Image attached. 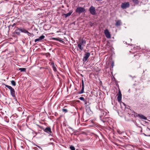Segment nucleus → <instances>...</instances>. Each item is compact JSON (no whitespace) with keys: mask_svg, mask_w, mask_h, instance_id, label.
I'll return each instance as SVG.
<instances>
[{"mask_svg":"<svg viewBox=\"0 0 150 150\" xmlns=\"http://www.w3.org/2000/svg\"><path fill=\"white\" fill-rule=\"evenodd\" d=\"M5 86L10 89L11 95L16 100H17L15 96V91L14 89L11 86L8 85H5Z\"/></svg>","mask_w":150,"mask_h":150,"instance_id":"1","label":"nucleus"},{"mask_svg":"<svg viewBox=\"0 0 150 150\" xmlns=\"http://www.w3.org/2000/svg\"><path fill=\"white\" fill-rule=\"evenodd\" d=\"M85 11V9L84 8L82 7H78L76 9V12L79 14H80L84 12Z\"/></svg>","mask_w":150,"mask_h":150,"instance_id":"2","label":"nucleus"},{"mask_svg":"<svg viewBox=\"0 0 150 150\" xmlns=\"http://www.w3.org/2000/svg\"><path fill=\"white\" fill-rule=\"evenodd\" d=\"M129 6V2H125L122 3L121 5V7L123 9H125L128 8Z\"/></svg>","mask_w":150,"mask_h":150,"instance_id":"3","label":"nucleus"},{"mask_svg":"<svg viewBox=\"0 0 150 150\" xmlns=\"http://www.w3.org/2000/svg\"><path fill=\"white\" fill-rule=\"evenodd\" d=\"M90 53L89 52H88L86 53L84 55V56L83 57V62H86L87 60L88 59V58L90 57Z\"/></svg>","mask_w":150,"mask_h":150,"instance_id":"4","label":"nucleus"},{"mask_svg":"<svg viewBox=\"0 0 150 150\" xmlns=\"http://www.w3.org/2000/svg\"><path fill=\"white\" fill-rule=\"evenodd\" d=\"M89 11L90 13L92 15L96 14V11L95 8L93 6H91L89 8Z\"/></svg>","mask_w":150,"mask_h":150,"instance_id":"5","label":"nucleus"},{"mask_svg":"<svg viewBox=\"0 0 150 150\" xmlns=\"http://www.w3.org/2000/svg\"><path fill=\"white\" fill-rule=\"evenodd\" d=\"M117 96V100L119 102H120L122 99V94L121 91L119 90V92Z\"/></svg>","mask_w":150,"mask_h":150,"instance_id":"6","label":"nucleus"},{"mask_svg":"<svg viewBox=\"0 0 150 150\" xmlns=\"http://www.w3.org/2000/svg\"><path fill=\"white\" fill-rule=\"evenodd\" d=\"M104 33L107 38H111L110 34L108 29H106L104 30Z\"/></svg>","mask_w":150,"mask_h":150,"instance_id":"7","label":"nucleus"},{"mask_svg":"<svg viewBox=\"0 0 150 150\" xmlns=\"http://www.w3.org/2000/svg\"><path fill=\"white\" fill-rule=\"evenodd\" d=\"M136 116L141 119L146 120L147 119L146 117L142 114H137Z\"/></svg>","mask_w":150,"mask_h":150,"instance_id":"8","label":"nucleus"},{"mask_svg":"<svg viewBox=\"0 0 150 150\" xmlns=\"http://www.w3.org/2000/svg\"><path fill=\"white\" fill-rule=\"evenodd\" d=\"M45 37V36L43 35H42L40 37L38 38L35 39V42H36L37 41H38L42 40Z\"/></svg>","mask_w":150,"mask_h":150,"instance_id":"9","label":"nucleus"},{"mask_svg":"<svg viewBox=\"0 0 150 150\" xmlns=\"http://www.w3.org/2000/svg\"><path fill=\"white\" fill-rule=\"evenodd\" d=\"M44 131L48 133H51V129L50 127H47L44 130Z\"/></svg>","mask_w":150,"mask_h":150,"instance_id":"10","label":"nucleus"},{"mask_svg":"<svg viewBox=\"0 0 150 150\" xmlns=\"http://www.w3.org/2000/svg\"><path fill=\"white\" fill-rule=\"evenodd\" d=\"M79 44L84 46V45L86 44V41L83 40H81Z\"/></svg>","mask_w":150,"mask_h":150,"instance_id":"11","label":"nucleus"},{"mask_svg":"<svg viewBox=\"0 0 150 150\" xmlns=\"http://www.w3.org/2000/svg\"><path fill=\"white\" fill-rule=\"evenodd\" d=\"M72 11H70L67 13L66 14H64L63 15L65 16V18H67V17L71 15V14L72 13Z\"/></svg>","mask_w":150,"mask_h":150,"instance_id":"12","label":"nucleus"},{"mask_svg":"<svg viewBox=\"0 0 150 150\" xmlns=\"http://www.w3.org/2000/svg\"><path fill=\"white\" fill-rule=\"evenodd\" d=\"M20 31L21 30H20V28H17V29L15 30V32L18 35H20Z\"/></svg>","mask_w":150,"mask_h":150,"instance_id":"13","label":"nucleus"},{"mask_svg":"<svg viewBox=\"0 0 150 150\" xmlns=\"http://www.w3.org/2000/svg\"><path fill=\"white\" fill-rule=\"evenodd\" d=\"M121 24V22L120 20H118L115 23V25L118 26L120 25Z\"/></svg>","mask_w":150,"mask_h":150,"instance_id":"14","label":"nucleus"},{"mask_svg":"<svg viewBox=\"0 0 150 150\" xmlns=\"http://www.w3.org/2000/svg\"><path fill=\"white\" fill-rule=\"evenodd\" d=\"M21 30V32L24 33H26L27 32V30H26L25 29L20 28Z\"/></svg>","mask_w":150,"mask_h":150,"instance_id":"15","label":"nucleus"},{"mask_svg":"<svg viewBox=\"0 0 150 150\" xmlns=\"http://www.w3.org/2000/svg\"><path fill=\"white\" fill-rule=\"evenodd\" d=\"M52 65L53 70L54 71H57V69L56 66L54 65V64L53 63H52Z\"/></svg>","mask_w":150,"mask_h":150,"instance_id":"16","label":"nucleus"},{"mask_svg":"<svg viewBox=\"0 0 150 150\" xmlns=\"http://www.w3.org/2000/svg\"><path fill=\"white\" fill-rule=\"evenodd\" d=\"M83 46L78 44V47L81 50H82L83 49Z\"/></svg>","mask_w":150,"mask_h":150,"instance_id":"17","label":"nucleus"},{"mask_svg":"<svg viewBox=\"0 0 150 150\" xmlns=\"http://www.w3.org/2000/svg\"><path fill=\"white\" fill-rule=\"evenodd\" d=\"M19 70H20L21 72L26 71V69L25 68H18Z\"/></svg>","mask_w":150,"mask_h":150,"instance_id":"18","label":"nucleus"},{"mask_svg":"<svg viewBox=\"0 0 150 150\" xmlns=\"http://www.w3.org/2000/svg\"><path fill=\"white\" fill-rule=\"evenodd\" d=\"M84 86H82V88H81V91L79 93V94H81L83 93L84 92Z\"/></svg>","mask_w":150,"mask_h":150,"instance_id":"19","label":"nucleus"},{"mask_svg":"<svg viewBox=\"0 0 150 150\" xmlns=\"http://www.w3.org/2000/svg\"><path fill=\"white\" fill-rule=\"evenodd\" d=\"M139 124H137V122L135 123V125H136L138 127H140L141 128H142V127L141 126V125H142L139 122Z\"/></svg>","mask_w":150,"mask_h":150,"instance_id":"20","label":"nucleus"},{"mask_svg":"<svg viewBox=\"0 0 150 150\" xmlns=\"http://www.w3.org/2000/svg\"><path fill=\"white\" fill-rule=\"evenodd\" d=\"M11 83L14 86H15L16 85V82L14 80L11 81Z\"/></svg>","mask_w":150,"mask_h":150,"instance_id":"21","label":"nucleus"},{"mask_svg":"<svg viewBox=\"0 0 150 150\" xmlns=\"http://www.w3.org/2000/svg\"><path fill=\"white\" fill-rule=\"evenodd\" d=\"M117 132L118 133L120 134H121L122 133H123L124 132V131H121L120 130H117Z\"/></svg>","mask_w":150,"mask_h":150,"instance_id":"22","label":"nucleus"},{"mask_svg":"<svg viewBox=\"0 0 150 150\" xmlns=\"http://www.w3.org/2000/svg\"><path fill=\"white\" fill-rule=\"evenodd\" d=\"M54 39L56 40L59 41V42H64V41H63L62 40H61L59 39H58V38H54Z\"/></svg>","mask_w":150,"mask_h":150,"instance_id":"23","label":"nucleus"},{"mask_svg":"<svg viewBox=\"0 0 150 150\" xmlns=\"http://www.w3.org/2000/svg\"><path fill=\"white\" fill-rule=\"evenodd\" d=\"M69 148L71 150H75V147L73 146H72V145L70 146Z\"/></svg>","mask_w":150,"mask_h":150,"instance_id":"24","label":"nucleus"},{"mask_svg":"<svg viewBox=\"0 0 150 150\" xmlns=\"http://www.w3.org/2000/svg\"><path fill=\"white\" fill-rule=\"evenodd\" d=\"M110 121L111 122L112 121V120L111 119H110L109 118H108L105 121H104L103 122H109Z\"/></svg>","mask_w":150,"mask_h":150,"instance_id":"25","label":"nucleus"},{"mask_svg":"<svg viewBox=\"0 0 150 150\" xmlns=\"http://www.w3.org/2000/svg\"><path fill=\"white\" fill-rule=\"evenodd\" d=\"M79 99L81 100H83V101H85V100L84 99V98L83 97H80L79 98Z\"/></svg>","mask_w":150,"mask_h":150,"instance_id":"26","label":"nucleus"},{"mask_svg":"<svg viewBox=\"0 0 150 150\" xmlns=\"http://www.w3.org/2000/svg\"><path fill=\"white\" fill-rule=\"evenodd\" d=\"M62 111L64 112L65 113H66L67 112V110L66 109L64 108L62 109Z\"/></svg>","mask_w":150,"mask_h":150,"instance_id":"27","label":"nucleus"},{"mask_svg":"<svg viewBox=\"0 0 150 150\" xmlns=\"http://www.w3.org/2000/svg\"><path fill=\"white\" fill-rule=\"evenodd\" d=\"M133 2L135 3H138V0H132Z\"/></svg>","mask_w":150,"mask_h":150,"instance_id":"28","label":"nucleus"},{"mask_svg":"<svg viewBox=\"0 0 150 150\" xmlns=\"http://www.w3.org/2000/svg\"><path fill=\"white\" fill-rule=\"evenodd\" d=\"M26 33H27L28 35L29 36L31 35V34L28 31H27V32H26Z\"/></svg>","mask_w":150,"mask_h":150,"instance_id":"29","label":"nucleus"},{"mask_svg":"<svg viewBox=\"0 0 150 150\" xmlns=\"http://www.w3.org/2000/svg\"><path fill=\"white\" fill-rule=\"evenodd\" d=\"M80 122H79V123L78 124V125L79 126V124H80V125H85V124H80Z\"/></svg>","mask_w":150,"mask_h":150,"instance_id":"30","label":"nucleus"},{"mask_svg":"<svg viewBox=\"0 0 150 150\" xmlns=\"http://www.w3.org/2000/svg\"><path fill=\"white\" fill-rule=\"evenodd\" d=\"M82 86H84L83 81V80H82Z\"/></svg>","mask_w":150,"mask_h":150,"instance_id":"31","label":"nucleus"},{"mask_svg":"<svg viewBox=\"0 0 150 150\" xmlns=\"http://www.w3.org/2000/svg\"><path fill=\"white\" fill-rule=\"evenodd\" d=\"M114 63L113 62L112 63V64H111V66L112 67H113L114 66Z\"/></svg>","mask_w":150,"mask_h":150,"instance_id":"32","label":"nucleus"},{"mask_svg":"<svg viewBox=\"0 0 150 150\" xmlns=\"http://www.w3.org/2000/svg\"><path fill=\"white\" fill-rule=\"evenodd\" d=\"M143 134H144V135L145 136H150V135H147L146 134H145L144 133H143Z\"/></svg>","mask_w":150,"mask_h":150,"instance_id":"33","label":"nucleus"},{"mask_svg":"<svg viewBox=\"0 0 150 150\" xmlns=\"http://www.w3.org/2000/svg\"><path fill=\"white\" fill-rule=\"evenodd\" d=\"M86 133L85 132H82V134H86Z\"/></svg>","mask_w":150,"mask_h":150,"instance_id":"34","label":"nucleus"},{"mask_svg":"<svg viewBox=\"0 0 150 150\" xmlns=\"http://www.w3.org/2000/svg\"><path fill=\"white\" fill-rule=\"evenodd\" d=\"M122 103H123V104L125 105V103H124L122 102Z\"/></svg>","mask_w":150,"mask_h":150,"instance_id":"35","label":"nucleus"}]
</instances>
